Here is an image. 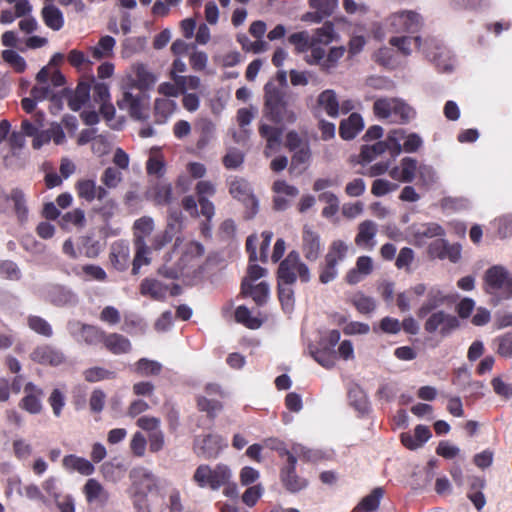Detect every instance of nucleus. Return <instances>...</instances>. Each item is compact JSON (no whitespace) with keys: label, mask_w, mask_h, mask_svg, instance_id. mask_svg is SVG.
<instances>
[{"label":"nucleus","mask_w":512,"mask_h":512,"mask_svg":"<svg viewBox=\"0 0 512 512\" xmlns=\"http://www.w3.org/2000/svg\"><path fill=\"white\" fill-rule=\"evenodd\" d=\"M149 197L157 205H169L173 202V188L170 183H157L155 184L150 192Z\"/></svg>","instance_id":"a19ab883"},{"label":"nucleus","mask_w":512,"mask_h":512,"mask_svg":"<svg viewBox=\"0 0 512 512\" xmlns=\"http://www.w3.org/2000/svg\"><path fill=\"white\" fill-rule=\"evenodd\" d=\"M301 249L304 257L308 261H317L323 251V245L319 233L312 230L310 227L305 226L302 232Z\"/></svg>","instance_id":"dca6fc26"},{"label":"nucleus","mask_w":512,"mask_h":512,"mask_svg":"<svg viewBox=\"0 0 512 512\" xmlns=\"http://www.w3.org/2000/svg\"><path fill=\"white\" fill-rule=\"evenodd\" d=\"M274 196V208L279 211H283L288 208L290 200L295 198L299 194V190L288 184L285 180H277L274 182L272 187Z\"/></svg>","instance_id":"412c9836"},{"label":"nucleus","mask_w":512,"mask_h":512,"mask_svg":"<svg viewBox=\"0 0 512 512\" xmlns=\"http://www.w3.org/2000/svg\"><path fill=\"white\" fill-rule=\"evenodd\" d=\"M460 326L458 318L452 314L439 310L431 313L424 324L428 333L439 332L442 336H447Z\"/></svg>","instance_id":"f8f14e48"},{"label":"nucleus","mask_w":512,"mask_h":512,"mask_svg":"<svg viewBox=\"0 0 512 512\" xmlns=\"http://www.w3.org/2000/svg\"><path fill=\"white\" fill-rule=\"evenodd\" d=\"M426 292V285L423 283L415 284L407 291L401 292L397 295L396 303L402 312H407L412 307V300L414 297L419 298Z\"/></svg>","instance_id":"e433bc0d"},{"label":"nucleus","mask_w":512,"mask_h":512,"mask_svg":"<svg viewBox=\"0 0 512 512\" xmlns=\"http://www.w3.org/2000/svg\"><path fill=\"white\" fill-rule=\"evenodd\" d=\"M125 470L122 463L114 461L105 462L100 469L102 476L113 483L118 482L124 476Z\"/></svg>","instance_id":"864d4df0"},{"label":"nucleus","mask_w":512,"mask_h":512,"mask_svg":"<svg viewBox=\"0 0 512 512\" xmlns=\"http://www.w3.org/2000/svg\"><path fill=\"white\" fill-rule=\"evenodd\" d=\"M233 478V473L229 466L219 463L214 467L208 464L199 465L192 476V481L201 489H210L217 491L223 485Z\"/></svg>","instance_id":"20e7f679"},{"label":"nucleus","mask_w":512,"mask_h":512,"mask_svg":"<svg viewBox=\"0 0 512 512\" xmlns=\"http://www.w3.org/2000/svg\"><path fill=\"white\" fill-rule=\"evenodd\" d=\"M317 104L329 117L337 118L340 114V103L336 92L332 89L321 92Z\"/></svg>","instance_id":"72a5a7b5"},{"label":"nucleus","mask_w":512,"mask_h":512,"mask_svg":"<svg viewBox=\"0 0 512 512\" xmlns=\"http://www.w3.org/2000/svg\"><path fill=\"white\" fill-rule=\"evenodd\" d=\"M24 393L25 396L19 402L20 408L33 415L41 413L43 390L32 382H28L24 387Z\"/></svg>","instance_id":"6ab92c4d"},{"label":"nucleus","mask_w":512,"mask_h":512,"mask_svg":"<svg viewBox=\"0 0 512 512\" xmlns=\"http://www.w3.org/2000/svg\"><path fill=\"white\" fill-rule=\"evenodd\" d=\"M154 220L149 216L137 219L133 224V242H146L154 230Z\"/></svg>","instance_id":"c03bdc74"},{"label":"nucleus","mask_w":512,"mask_h":512,"mask_svg":"<svg viewBox=\"0 0 512 512\" xmlns=\"http://www.w3.org/2000/svg\"><path fill=\"white\" fill-rule=\"evenodd\" d=\"M265 91V108L271 119L275 122L289 121L294 122L296 115L293 111L286 108L281 91L272 83H267L264 87Z\"/></svg>","instance_id":"423d86ee"},{"label":"nucleus","mask_w":512,"mask_h":512,"mask_svg":"<svg viewBox=\"0 0 512 512\" xmlns=\"http://www.w3.org/2000/svg\"><path fill=\"white\" fill-rule=\"evenodd\" d=\"M348 398L351 406L357 411L364 413L368 411L369 402L365 391L359 385H353L348 391Z\"/></svg>","instance_id":"09e8293b"},{"label":"nucleus","mask_w":512,"mask_h":512,"mask_svg":"<svg viewBox=\"0 0 512 512\" xmlns=\"http://www.w3.org/2000/svg\"><path fill=\"white\" fill-rule=\"evenodd\" d=\"M134 69V82L137 88L140 90H145L155 83V76L150 71H148V69L143 64L136 65Z\"/></svg>","instance_id":"4d7b16f0"},{"label":"nucleus","mask_w":512,"mask_h":512,"mask_svg":"<svg viewBox=\"0 0 512 512\" xmlns=\"http://www.w3.org/2000/svg\"><path fill=\"white\" fill-rule=\"evenodd\" d=\"M206 396H201L197 399L198 408L206 412L210 417H215L221 410L222 404L219 400L214 399L213 396H223V391L218 384L209 383L205 387Z\"/></svg>","instance_id":"f3484780"},{"label":"nucleus","mask_w":512,"mask_h":512,"mask_svg":"<svg viewBox=\"0 0 512 512\" xmlns=\"http://www.w3.org/2000/svg\"><path fill=\"white\" fill-rule=\"evenodd\" d=\"M75 189L79 198L87 202H92L95 199L102 201L107 195L108 191L103 186L97 185L93 179H80L75 184Z\"/></svg>","instance_id":"aec40b11"},{"label":"nucleus","mask_w":512,"mask_h":512,"mask_svg":"<svg viewBox=\"0 0 512 512\" xmlns=\"http://www.w3.org/2000/svg\"><path fill=\"white\" fill-rule=\"evenodd\" d=\"M200 136L197 142L198 148H204L215 137L216 126L208 119H202L198 125Z\"/></svg>","instance_id":"5fc2aeb1"},{"label":"nucleus","mask_w":512,"mask_h":512,"mask_svg":"<svg viewBox=\"0 0 512 512\" xmlns=\"http://www.w3.org/2000/svg\"><path fill=\"white\" fill-rule=\"evenodd\" d=\"M390 45L396 47L403 55L412 53V43L421 48L426 57L435 63L442 71H450L453 68V61L450 51L443 45L442 41L435 37H428L422 41L421 37L399 36L389 40Z\"/></svg>","instance_id":"f257e3e1"},{"label":"nucleus","mask_w":512,"mask_h":512,"mask_svg":"<svg viewBox=\"0 0 512 512\" xmlns=\"http://www.w3.org/2000/svg\"><path fill=\"white\" fill-rule=\"evenodd\" d=\"M319 200L326 204V206L322 210L323 217L331 218L337 214L339 210V200L334 193L323 192L319 195Z\"/></svg>","instance_id":"0e129e2a"},{"label":"nucleus","mask_w":512,"mask_h":512,"mask_svg":"<svg viewBox=\"0 0 512 512\" xmlns=\"http://www.w3.org/2000/svg\"><path fill=\"white\" fill-rule=\"evenodd\" d=\"M103 343L105 347L113 354L127 353L131 349V343L129 339L117 333L105 335Z\"/></svg>","instance_id":"79ce46f5"},{"label":"nucleus","mask_w":512,"mask_h":512,"mask_svg":"<svg viewBox=\"0 0 512 512\" xmlns=\"http://www.w3.org/2000/svg\"><path fill=\"white\" fill-rule=\"evenodd\" d=\"M374 115L391 124L404 125L415 118V110L403 99L397 97H380L373 103Z\"/></svg>","instance_id":"f03ea898"},{"label":"nucleus","mask_w":512,"mask_h":512,"mask_svg":"<svg viewBox=\"0 0 512 512\" xmlns=\"http://www.w3.org/2000/svg\"><path fill=\"white\" fill-rule=\"evenodd\" d=\"M314 42L321 45H328L334 39V26L331 22H326L322 27L315 30L311 35Z\"/></svg>","instance_id":"774afa93"},{"label":"nucleus","mask_w":512,"mask_h":512,"mask_svg":"<svg viewBox=\"0 0 512 512\" xmlns=\"http://www.w3.org/2000/svg\"><path fill=\"white\" fill-rule=\"evenodd\" d=\"M161 370V363L147 358H141L135 364V371L141 376L158 375Z\"/></svg>","instance_id":"69168bd1"},{"label":"nucleus","mask_w":512,"mask_h":512,"mask_svg":"<svg viewBox=\"0 0 512 512\" xmlns=\"http://www.w3.org/2000/svg\"><path fill=\"white\" fill-rule=\"evenodd\" d=\"M364 123L358 113H352L340 124L339 134L344 140H351L363 129Z\"/></svg>","instance_id":"c9c22d12"},{"label":"nucleus","mask_w":512,"mask_h":512,"mask_svg":"<svg viewBox=\"0 0 512 512\" xmlns=\"http://www.w3.org/2000/svg\"><path fill=\"white\" fill-rule=\"evenodd\" d=\"M130 258L129 246L123 242L114 243L111 247L110 260L120 271L128 267Z\"/></svg>","instance_id":"ea45409f"},{"label":"nucleus","mask_w":512,"mask_h":512,"mask_svg":"<svg viewBox=\"0 0 512 512\" xmlns=\"http://www.w3.org/2000/svg\"><path fill=\"white\" fill-rule=\"evenodd\" d=\"M384 495V490L381 487H377L372 492L365 496L356 507L357 510L364 512H374L379 508L380 500Z\"/></svg>","instance_id":"3c124183"},{"label":"nucleus","mask_w":512,"mask_h":512,"mask_svg":"<svg viewBox=\"0 0 512 512\" xmlns=\"http://www.w3.org/2000/svg\"><path fill=\"white\" fill-rule=\"evenodd\" d=\"M85 213L81 209H74L64 214L60 220V225L64 229L71 227L81 228L85 224Z\"/></svg>","instance_id":"13d9d810"},{"label":"nucleus","mask_w":512,"mask_h":512,"mask_svg":"<svg viewBox=\"0 0 512 512\" xmlns=\"http://www.w3.org/2000/svg\"><path fill=\"white\" fill-rule=\"evenodd\" d=\"M62 466L68 472H78L83 476H90L95 471L91 461L74 454L66 455L62 460Z\"/></svg>","instance_id":"c85d7f7f"},{"label":"nucleus","mask_w":512,"mask_h":512,"mask_svg":"<svg viewBox=\"0 0 512 512\" xmlns=\"http://www.w3.org/2000/svg\"><path fill=\"white\" fill-rule=\"evenodd\" d=\"M227 447V442L217 434L198 435L194 439L193 451L204 459H215Z\"/></svg>","instance_id":"9d476101"},{"label":"nucleus","mask_w":512,"mask_h":512,"mask_svg":"<svg viewBox=\"0 0 512 512\" xmlns=\"http://www.w3.org/2000/svg\"><path fill=\"white\" fill-rule=\"evenodd\" d=\"M48 403L52 408L53 415L59 418L66 404V390L64 388H54L48 397Z\"/></svg>","instance_id":"6e6d98bb"},{"label":"nucleus","mask_w":512,"mask_h":512,"mask_svg":"<svg viewBox=\"0 0 512 512\" xmlns=\"http://www.w3.org/2000/svg\"><path fill=\"white\" fill-rule=\"evenodd\" d=\"M309 4L315 12L307 13L304 19L318 23L334 12L338 6V0H309Z\"/></svg>","instance_id":"bb28decb"},{"label":"nucleus","mask_w":512,"mask_h":512,"mask_svg":"<svg viewBox=\"0 0 512 512\" xmlns=\"http://www.w3.org/2000/svg\"><path fill=\"white\" fill-rule=\"evenodd\" d=\"M411 229L415 243L420 245L423 244L426 239L442 237L445 234L444 229L437 223L415 225Z\"/></svg>","instance_id":"2f4dec72"},{"label":"nucleus","mask_w":512,"mask_h":512,"mask_svg":"<svg viewBox=\"0 0 512 512\" xmlns=\"http://www.w3.org/2000/svg\"><path fill=\"white\" fill-rule=\"evenodd\" d=\"M297 459L294 455H289V464L282 469L281 477L284 486L290 492H298L307 486L305 479L298 477L295 473Z\"/></svg>","instance_id":"393cba45"},{"label":"nucleus","mask_w":512,"mask_h":512,"mask_svg":"<svg viewBox=\"0 0 512 512\" xmlns=\"http://www.w3.org/2000/svg\"><path fill=\"white\" fill-rule=\"evenodd\" d=\"M82 492L86 502L92 505L104 506L110 498L109 492L95 478H89L86 481L82 487Z\"/></svg>","instance_id":"4be33fe9"},{"label":"nucleus","mask_w":512,"mask_h":512,"mask_svg":"<svg viewBox=\"0 0 512 512\" xmlns=\"http://www.w3.org/2000/svg\"><path fill=\"white\" fill-rule=\"evenodd\" d=\"M288 40L295 46L297 53L308 52L311 45H313L311 34L307 31L293 33L289 36Z\"/></svg>","instance_id":"bf43d9fd"},{"label":"nucleus","mask_w":512,"mask_h":512,"mask_svg":"<svg viewBox=\"0 0 512 512\" xmlns=\"http://www.w3.org/2000/svg\"><path fill=\"white\" fill-rule=\"evenodd\" d=\"M373 260L370 256H360L356 261L355 268L351 269L346 275V281L349 284H357L363 278L370 275L373 271Z\"/></svg>","instance_id":"c756f323"},{"label":"nucleus","mask_w":512,"mask_h":512,"mask_svg":"<svg viewBox=\"0 0 512 512\" xmlns=\"http://www.w3.org/2000/svg\"><path fill=\"white\" fill-rule=\"evenodd\" d=\"M484 291L496 302L512 298V274L502 265H493L483 276Z\"/></svg>","instance_id":"7ed1b4c3"},{"label":"nucleus","mask_w":512,"mask_h":512,"mask_svg":"<svg viewBox=\"0 0 512 512\" xmlns=\"http://www.w3.org/2000/svg\"><path fill=\"white\" fill-rule=\"evenodd\" d=\"M297 278L307 283L310 281L311 275L308 266L301 261L298 252L291 251L279 265L278 279L285 285H292Z\"/></svg>","instance_id":"39448f33"},{"label":"nucleus","mask_w":512,"mask_h":512,"mask_svg":"<svg viewBox=\"0 0 512 512\" xmlns=\"http://www.w3.org/2000/svg\"><path fill=\"white\" fill-rule=\"evenodd\" d=\"M37 85L31 90V95L38 101L54 98L56 91L49 83V68L43 67L36 75Z\"/></svg>","instance_id":"a878e982"},{"label":"nucleus","mask_w":512,"mask_h":512,"mask_svg":"<svg viewBox=\"0 0 512 512\" xmlns=\"http://www.w3.org/2000/svg\"><path fill=\"white\" fill-rule=\"evenodd\" d=\"M404 139V130L403 129H393L391 130L387 138L384 142L388 144L387 150L390 152L392 157H397L402 153V144L401 141Z\"/></svg>","instance_id":"052dcab7"},{"label":"nucleus","mask_w":512,"mask_h":512,"mask_svg":"<svg viewBox=\"0 0 512 512\" xmlns=\"http://www.w3.org/2000/svg\"><path fill=\"white\" fill-rule=\"evenodd\" d=\"M177 104L169 98H158L155 100L154 110L157 123H165L167 119L175 112Z\"/></svg>","instance_id":"a18cd8bd"},{"label":"nucleus","mask_w":512,"mask_h":512,"mask_svg":"<svg viewBox=\"0 0 512 512\" xmlns=\"http://www.w3.org/2000/svg\"><path fill=\"white\" fill-rule=\"evenodd\" d=\"M241 287L242 293L251 296L257 305H263L266 302L269 295V286L266 282L252 285L249 280L244 279Z\"/></svg>","instance_id":"4c0bfd02"},{"label":"nucleus","mask_w":512,"mask_h":512,"mask_svg":"<svg viewBox=\"0 0 512 512\" xmlns=\"http://www.w3.org/2000/svg\"><path fill=\"white\" fill-rule=\"evenodd\" d=\"M130 479L133 486L140 491H150L157 485V479L153 473L145 467H135L130 471Z\"/></svg>","instance_id":"cd10ccee"},{"label":"nucleus","mask_w":512,"mask_h":512,"mask_svg":"<svg viewBox=\"0 0 512 512\" xmlns=\"http://www.w3.org/2000/svg\"><path fill=\"white\" fill-rule=\"evenodd\" d=\"M216 192V185L210 180H199L195 185L200 213L207 221H211L215 215V206L209 198L215 196Z\"/></svg>","instance_id":"ddd939ff"},{"label":"nucleus","mask_w":512,"mask_h":512,"mask_svg":"<svg viewBox=\"0 0 512 512\" xmlns=\"http://www.w3.org/2000/svg\"><path fill=\"white\" fill-rule=\"evenodd\" d=\"M116 40L109 35L100 38L96 46L90 47L91 56L94 60L109 58L113 55Z\"/></svg>","instance_id":"37998d69"},{"label":"nucleus","mask_w":512,"mask_h":512,"mask_svg":"<svg viewBox=\"0 0 512 512\" xmlns=\"http://www.w3.org/2000/svg\"><path fill=\"white\" fill-rule=\"evenodd\" d=\"M311 158V151L308 145H303L301 148L296 149L291 159V169L302 172L306 169Z\"/></svg>","instance_id":"680f3d73"},{"label":"nucleus","mask_w":512,"mask_h":512,"mask_svg":"<svg viewBox=\"0 0 512 512\" xmlns=\"http://www.w3.org/2000/svg\"><path fill=\"white\" fill-rule=\"evenodd\" d=\"M123 176L121 171L114 167H108L104 170L101 175V182L103 183V187L108 189H115L122 182Z\"/></svg>","instance_id":"338daca9"},{"label":"nucleus","mask_w":512,"mask_h":512,"mask_svg":"<svg viewBox=\"0 0 512 512\" xmlns=\"http://www.w3.org/2000/svg\"><path fill=\"white\" fill-rule=\"evenodd\" d=\"M385 26L393 33H416L423 26V18L412 10L398 11L386 18Z\"/></svg>","instance_id":"0eeeda50"},{"label":"nucleus","mask_w":512,"mask_h":512,"mask_svg":"<svg viewBox=\"0 0 512 512\" xmlns=\"http://www.w3.org/2000/svg\"><path fill=\"white\" fill-rule=\"evenodd\" d=\"M425 293L426 298L417 311L419 318H424L433 310L444 305H450L456 300L454 295L447 293L438 285L426 287Z\"/></svg>","instance_id":"9b49d317"},{"label":"nucleus","mask_w":512,"mask_h":512,"mask_svg":"<svg viewBox=\"0 0 512 512\" xmlns=\"http://www.w3.org/2000/svg\"><path fill=\"white\" fill-rule=\"evenodd\" d=\"M264 444L267 448L277 451L279 456H281V457L286 456L288 462H289V455H294L296 457V459L302 458L307 461H315L318 458V455L316 452H314L310 449H307L306 447H304L301 444H295L292 447L291 451L287 450L286 447L284 446V443L278 439H273V438L267 439Z\"/></svg>","instance_id":"2eb2a0df"},{"label":"nucleus","mask_w":512,"mask_h":512,"mask_svg":"<svg viewBox=\"0 0 512 512\" xmlns=\"http://www.w3.org/2000/svg\"><path fill=\"white\" fill-rule=\"evenodd\" d=\"M135 255L133 259L132 273L138 274L141 267L150 264V248L146 242H133Z\"/></svg>","instance_id":"de8ad7c7"},{"label":"nucleus","mask_w":512,"mask_h":512,"mask_svg":"<svg viewBox=\"0 0 512 512\" xmlns=\"http://www.w3.org/2000/svg\"><path fill=\"white\" fill-rule=\"evenodd\" d=\"M140 292L143 296H149L153 300L160 301L166 297L168 287L158 280L144 279L140 285Z\"/></svg>","instance_id":"58836bf2"},{"label":"nucleus","mask_w":512,"mask_h":512,"mask_svg":"<svg viewBox=\"0 0 512 512\" xmlns=\"http://www.w3.org/2000/svg\"><path fill=\"white\" fill-rule=\"evenodd\" d=\"M292 285H285L282 282L278 284L279 300L285 313L290 314L294 309V291Z\"/></svg>","instance_id":"e2e57ef3"},{"label":"nucleus","mask_w":512,"mask_h":512,"mask_svg":"<svg viewBox=\"0 0 512 512\" xmlns=\"http://www.w3.org/2000/svg\"><path fill=\"white\" fill-rule=\"evenodd\" d=\"M259 133L266 140V148L264 153L267 157H269L280 147L282 132L276 127H272L267 124H261L259 127Z\"/></svg>","instance_id":"f704fd0d"},{"label":"nucleus","mask_w":512,"mask_h":512,"mask_svg":"<svg viewBox=\"0 0 512 512\" xmlns=\"http://www.w3.org/2000/svg\"><path fill=\"white\" fill-rule=\"evenodd\" d=\"M45 297L57 306L69 304L75 300V295L66 287L50 284L45 287Z\"/></svg>","instance_id":"7c9ffc66"},{"label":"nucleus","mask_w":512,"mask_h":512,"mask_svg":"<svg viewBox=\"0 0 512 512\" xmlns=\"http://www.w3.org/2000/svg\"><path fill=\"white\" fill-rule=\"evenodd\" d=\"M41 16L45 25L53 31H59L64 26L63 12L53 3H48L42 8Z\"/></svg>","instance_id":"473e14b6"},{"label":"nucleus","mask_w":512,"mask_h":512,"mask_svg":"<svg viewBox=\"0 0 512 512\" xmlns=\"http://www.w3.org/2000/svg\"><path fill=\"white\" fill-rule=\"evenodd\" d=\"M417 169V160L411 157H405L401 160L400 166L394 167L390 170L389 175L396 181L411 183L415 179Z\"/></svg>","instance_id":"b1692460"},{"label":"nucleus","mask_w":512,"mask_h":512,"mask_svg":"<svg viewBox=\"0 0 512 512\" xmlns=\"http://www.w3.org/2000/svg\"><path fill=\"white\" fill-rule=\"evenodd\" d=\"M378 227L372 220H365L358 225L355 244L365 250L372 251L376 245Z\"/></svg>","instance_id":"5701e85b"},{"label":"nucleus","mask_w":512,"mask_h":512,"mask_svg":"<svg viewBox=\"0 0 512 512\" xmlns=\"http://www.w3.org/2000/svg\"><path fill=\"white\" fill-rule=\"evenodd\" d=\"M230 195L243 202L249 209V216L253 217L258 211V200L252 192L251 185L247 180L233 176L227 180Z\"/></svg>","instance_id":"6e6552de"},{"label":"nucleus","mask_w":512,"mask_h":512,"mask_svg":"<svg viewBox=\"0 0 512 512\" xmlns=\"http://www.w3.org/2000/svg\"><path fill=\"white\" fill-rule=\"evenodd\" d=\"M90 97V85L81 82L68 99V106L73 111L80 110Z\"/></svg>","instance_id":"49530a36"},{"label":"nucleus","mask_w":512,"mask_h":512,"mask_svg":"<svg viewBox=\"0 0 512 512\" xmlns=\"http://www.w3.org/2000/svg\"><path fill=\"white\" fill-rule=\"evenodd\" d=\"M349 245L342 240H334L330 246L325 259L327 262L338 264L346 258Z\"/></svg>","instance_id":"8fccbe9b"},{"label":"nucleus","mask_w":512,"mask_h":512,"mask_svg":"<svg viewBox=\"0 0 512 512\" xmlns=\"http://www.w3.org/2000/svg\"><path fill=\"white\" fill-rule=\"evenodd\" d=\"M68 331L77 341H83L88 345L103 342L105 336L104 331L100 328L83 324L79 321H70L68 323Z\"/></svg>","instance_id":"4468645a"},{"label":"nucleus","mask_w":512,"mask_h":512,"mask_svg":"<svg viewBox=\"0 0 512 512\" xmlns=\"http://www.w3.org/2000/svg\"><path fill=\"white\" fill-rule=\"evenodd\" d=\"M117 105L120 110L127 111L135 120L142 121L148 118V101L141 92L133 94L130 90H124Z\"/></svg>","instance_id":"1a4fd4ad"},{"label":"nucleus","mask_w":512,"mask_h":512,"mask_svg":"<svg viewBox=\"0 0 512 512\" xmlns=\"http://www.w3.org/2000/svg\"><path fill=\"white\" fill-rule=\"evenodd\" d=\"M388 144L386 142L378 141L373 145H365L361 149L360 163H370L375 160L379 155L387 151Z\"/></svg>","instance_id":"603ef678"},{"label":"nucleus","mask_w":512,"mask_h":512,"mask_svg":"<svg viewBox=\"0 0 512 512\" xmlns=\"http://www.w3.org/2000/svg\"><path fill=\"white\" fill-rule=\"evenodd\" d=\"M32 361L42 364L59 366L65 362V355L57 348L51 345H40L37 346L30 354Z\"/></svg>","instance_id":"a211bd4d"}]
</instances>
